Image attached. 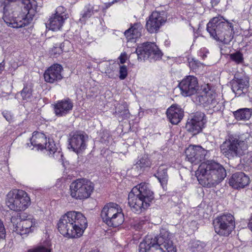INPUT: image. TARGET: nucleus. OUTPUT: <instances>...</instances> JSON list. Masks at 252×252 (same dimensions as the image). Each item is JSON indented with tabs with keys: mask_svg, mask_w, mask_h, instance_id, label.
<instances>
[{
	"mask_svg": "<svg viewBox=\"0 0 252 252\" xmlns=\"http://www.w3.org/2000/svg\"><path fill=\"white\" fill-rule=\"evenodd\" d=\"M200 184L211 188L220 183L226 176L223 167L215 162H202L195 172Z\"/></svg>",
	"mask_w": 252,
	"mask_h": 252,
	"instance_id": "1",
	"label": "nucleus"
},
{
	"mask_svg": "<svg viewBox=\"0 0 252 252\" xmlns=\"http://www.w3.org/2000/svg\"><path fill=\"white\" fill-rule=\"evenodd\" d=\"M154 193L148 185L141 183L132 188L128 194V204L133 212L139 214L145 211L154 199Z\"/></svg>",
	"mask_w": 252,
	"mask_h": 252,
	"instance_id": "2",
	"label": "nucleus"
},
{
	"mask_svg": "<svg viewBox=\"0 0 252 252\" xmlns=\"http://www.w3.org/2000/svg\"><path fill=\"white\" fill-rule=\"evenodd\" d=\"M25 12L18 14L4 13L3 19L6 24L13 28H20L28 25L36 12L37 3L35 0H22Z\"/></svg>",
	"mask_w": 252,
	"mask_h": 252,
	"instance_id": "3",
	"label": "nucleus"
},
{
	"mask_svg": "<svg viewBox=\"0 0 252 252\" xmlns=\"http://www.w3.org/2000/svg\"><path fill=\"white\" fill-rule=\"evenodd\" d=\"M207 30L214 39L224 44L229 43L233 37L232 23L220 16L213 18L208 23Z\"/></svg>",
	"mask_w": 252,
	"mask_h": 252,
	"instance_id": "4",
	"label": "nucleus"
},
{
	"mask_svg": "<svg viewBox=\"0 0 252 252\" xmlns=\"http://www.w3.org/2000/svg\"><path fill=\"white\" fill-rule=\"evenodd\" d=\"M139 252H177V249L168 235L164 234L146 237L139 244Z\"/></svg>",
	"mask_w": 252,
	"mask_h": 252,
	"instance_id": "5",
	"label": "nucleus"
},
{
	"mask_svg": "<svg viewBox=\"0 0 252 252\" xmlns=\"http://www.w3.org/2000/svg\"><path fill=\"white\" fill-rule=\"evenodd\" d=\"M47 141V137L43 133L34 131L30 139V142L27 143V145L31 149L35 148L41 151L45 149L49 152L50 155H53L55 158L58 159L63 164V153L61 150H57L56 144L53 140L48 139V142Z\"/></svg>",
	"mask_w": 252,
	"mask_h": 252,
	"instance_id": "6",
	"label": "nucleus"
},
{
	"mask_svg": "<svg viewBox=\"0 0 252 252\" xmlns=\"http://www.w3.org/2000/svg\"><path fill=\"white\" fill-rule=\"evenodd\" d=\"M247 142L233 135H228L220 146L222 154L228 159L240 158L248 150Z\"/></svg>",
	"mask_w": 252,
	"mask_h": 252,
	"instance_id": "7",
	"label": "nucleus"
},
{
	"mask_svg": "<svg viewBox=\"0 0 252 252\" xmlns=\"http://www.w3.org/2000/svg\"><path fill=\"white\" fill-rule=\"evenodd\" d=\"M5 203L11 210L20 212L28 208L31 201L27 192L22 189H13L7 193Z\"/></svg>",
	"mask_w": 252,
	"mask_h": 252,
	"instance_id": "8",
	"label": "nucleus"
},
{
	"mask_svg": "<svg viewBox=\"0 0 252 252\" xmlns=\"http://www.w3.org/2000/svg\"><path fill=\"white\" fill-rule=\"evenodd\" d=\"M13 231L21 235L27 236L37 230L39 227L38 221L34 217L26 213L19 216V218L12 217Z\"/></svg>",
	"mask_w": 252,
	"mask_h": 252,
	"instance_id": "9",
	"label": "nucleus"
},
{
	"mask_svg": "<svg viewBox=\"0 0 252 252\" xmlns=\"http://www.w3.org/2000/svg\"><path fill=\"white\" fill-rule=\"evenodd\" d=\"M101 216L103 221L110 226L117 227L124 221L122 208L115 203L105 205L101 211Z\"/></svg>",
	"mask_w": 252,
	"mask_h": 252,
	"instance_id": "10",
	"label": "nucleus"
},
{
	"mask_svg": "<svg viewBox=\"0 0 252 252\" xmlns=\"http://www.w3.org/2000/svg\"><path fill=\"white\" fill-rule=\"evenodd\" d=\"M94 184L90 180L80 178L73 181L70 185L72 197L79 200L89 198L94 190Z\"/></svg>",
	"mask_w": 252,
	"mask_h": 252,
	"instance_id": "11",
	"label": "nucleus"
},
{
	"mask_svg": "<svg viewBox=\"0 0 252 252\" xmlns=\"http://www.w3.org/2000/svg\"><path fill=\"white\" fill-rule=\"evenodd\" d=\"M215 232L220 236H228L235 226L234 217L229 213L219 216L213 220Z\"/></svg>",
	"mask_w": 252,
	"mask_h": 252,
	"instance_id": "12",
	"label": "nucleus"
},
{
	"mask_svg": "<svg viewBox=\"0 0 252 252\" xmlns=\"http://www.w3.org/2000/svg\"><path fill=\"white\" fill-rule=\"evenodd\" d=\"M138 60L142 61L149 58L155 60L160 59L162 54L155 43L145 42L138 46L136 50Z\"/></svg>",
	"mask_w": 252,
	"mask_h": 252,
	"instance_id": "13",
	"label": "nucleus"
},
{
	"mask_svg": "<svg viewBox=\"0 0 252 252\" xmlns=\"http://www.w3.org/2000/svg\"><path fill=\"white\" fill-rule=\"evenodd\" d=\"M88 135L83 131H77L71 132L69 136L68 148L78 154L86 148V141Z\"/></svg>",
	"mask_w": 252,
	"mask_h": 252,
	"instance_id": "14",
	"label": "nucleus"
},
{
	"mask_svg": "<svg viewBox=\"0 0 252 252\" xmlns=\"http://www.w3.org/2000/svg\"><path fill=\"white\" fill-rule=\"evenodd\" d=\"M204 94L201 96L203 104L205 110L209 114H212L214 112L218 111L221 108V104L218 101V96L216 93L213 90L204 89Z\"/></svg>",
	"mask_w": 252,
	"mask_h": 252,
	"instance_id": "15",
	"label": "nucleus"
},
{
	"mask_svg": "<svg viewBox=\"0 0 252 252\" xmlns=\"http://www.w3.org/2000/svg\"><path fill=\"white\" fill-rule=\"evenodd\" d=\"M206 153V151L200 146L190 145L185 151L187 159L194 165L204 160Z\"/></svg>",
	"mask_w": 252,
	"mask_h": 252,
	"instance_id": "16",
	"label": "nucleus"
},
{
	"mask_svg": "<svg viewBox=\"0 0 252 252\" xmlns=\"http://www.w3.org/2000/svg\"><path fill=\"white\" fill-rule=\"evenodd\" d=\"M179 87L183 96L191 95L194 94L198 90L197 79L193 76H187L179 83Z\"/></svg>",
	"mask_w": 252,
	"mask_h": 252,
	"instance_id": "17",
	"label": "nucleus"
},
{
	"mask_svg": "<svg viewBox=\"0 0 252 252\" xmlns=\"http://www.w3.org/2000/svg\"><path fill=\"white\" fill-rule=\"evenodd\" d=\"M205 115L203 113L197 112L190 119H189L186 125L188 131L195 135L201 131L204 125Z\"/></svg>",
	"mask_w": 252,
	"mask_h": 252,
	"instance_id": "18",
	"label": "nucleus"
},
{
	"mask_svg": "<svg viewBox=\"0 0 252 252\" xmlns=\"http://www.w3.org/2000/svg\"><path fill=\"white\" fill-rule=\"evenodd\" d=\"M165 22V20L159 12L154 11L147 21L146 29L151 33L157 32Z\"/></svg>",
	"mask_w": 252,
	"mask_h": 252,
	"instance_id": "19",
	"label": "nucleus"
},
{
	"mask_svg": "<svg viewBox=\"0 0 252 252\" xmlns=\"http://www.w3.org/2000/svg\"><path fill=\"white\" fill-rule=\"evenodd\" d=\"M62 69V65L59 63L53 64L49 67L44 73L45 81L49 83H54L61 80Z\"/></svg>",
	"mask_w": 252,
	"mask_h": 252,
	"instance_id": "20",
	"label": "nucleus"
},
{
	"mask_svg": "<svg viewBox=\"0 0 252 252\" xmlns=\"http://www.w3.org/2000/svg\"><path fill=\"white\" fill-rule=\"evenodd\" d=\"M250 183L249 177L241 172L233 174L229 181V185L236 189H243L248 186Z\"/></svg>",
	"mask_w": 252,
	"mask_h": 252,
	"instance_id": "21",
	"label": "nucleus"
},
{
	"mask_svg": "<svg viewBox=\"0 0 252 252\" xmlns=\"http://www.w3.org/2000/svg\"><path fill=\"white\" fill-rule=\"evenodd\" d=\"M63 7L60 6L57 8L55 15L52 16L48 22L46 23V29L53 31L59 30L63 24V16L61 12Z\"/></svg>",
	"mask_w": 252,
	"mask_h": 252,
	"instance_id": "22",
	"label": "nucleus"
},
{
	"mask_svg": "<svg viewBox=\"0 0 252 252\" xmlns=\"http://www.w3.org/2000/svg\"><path fill=\"white\" fill-rule=\"evenodd\" d=\"M64 221L66 224L73 225L74 223L78 224L85 226L86 223L87 222L86 218L80 212L75 211H69L64 215Z\"/></svg>",
	"mask_w": 252,
	"mask_h": 252,
	"instance_id": "23",
	"label": "nucleus"
},
{
	"mask_svg": "<svg viewBox=\"0 0 252 252\" xmlns=\"http://www.w3.org/2000/svg\"><path fill=\"white\" fill-rule=\"evenodd\" d=\"M81 225V224L74 223L73 225L66 224V232L64 236L68 238H77L81 237L87 227V222L86 223L85 226Z\"/></svg>",
	"mask_w": 252,
	"mask_h": 252,
	"instance_id": "24",
	"label": "nucleus"
},
{
	"mask_svg": "<svg viewBox=\"0 0 252 252\" xmlns=\"http://www.w3.org/2000/svg\"><path fill=\"white\" fill-rule=\"evenodd\" d=\"M166 114L170 122L172 124L177 125L182 119L184 111L177 106L173 105L167 110Z\"/></svg>",
	"mask_w": 252,
	"mask_h": 252,
	"instance_id": "25",
	"label": "nucleus"
},
{
	"mask_svg": "<svg viewBox=\"0 0 252 252\" xmlns=\"http://www.w3.org/2000/svg\"><path fill=\"white\" fill-rule=\"evenodd\" d=\"M141 25L140 23H136L126 31L125 35L128 39H135L141 35Z\"/></svg>",
	"mask_w": 252,
	"mask_h": 252,
	"instance_id": "26",
	"label": "nucleus"
},
{
	"mask_svg": "<svg viewBox=\"0 0 252 252\" xmlns=\"http://www.w3.org/2000/svg\"><path fill=\"white\" fill-rule=\"evenodd\" d=\"M248 86L249 82L247 80L238 79L233 82L232 89L234 92L240 94L241 92H243V90L248 88Z\"/></svg>",
	"mask_w": 252,
	"mask_h": 252,
	"instance_id": "27",
	"label": "nucleus"
},
{
	"mask_svg": "<svg viewBox=\"0 0 252 252\" xmlns=\"http://www.w3.org/2000/svg\"><path fill=\"white\" fill-rule=\"evenodd\" d=\"M252 113V110L249 108L240 109L234 112V115L237 120H249Z\"/></svg>",
	"mask_w": 252,
	"mask_h": 252,
	"instance_id": "28",
	"label": "nucleus"
},
{
	"mask_svg": "<svg viewBox=\"0 0 252 252\" xmlns=\"http://www.w3.org/2000/svg\"><path fill=\"white\" fill-rule=\"evenodd\" d=\"M63 52L62 42L54 43L53 47L49 50V54L53 58H58Z\"/></svg>",
	"mask_w": 252,
	"mask_h": 252,
	"instance_id": "29",
	"label": "nucleus"
},
{
	"mask_svg": "<svg viewBox=\"0 0 252 252\" xmlns=\"http://www.w3.org/2000/svg\"><path fill=\"white\" fill-rule=\"evenodd\" d=\"M21 94L23 100H29L32 96V90L31 87L29 86H25L21 92Z\"/></svg>",
	"mask_w": 252,
	"mask_h": 252,
	"instance_id": "30",
	"label": "nucleus"
},
{
	"mask_svg": "<svg viewBox=\"0 0 252 252\" xmlns=\"http://www.w3.org/2000/svg\"><path fill=\"white\" fill-rule=\"evenodd\" d=\"M54 112L56 116L61 117L63 114V101L61 100L53 104Z\"/></svg>",
	"mask_w": 252,
	"mask_h": 252,
	"instance_id": "31",
	"label": "nucleus"
},
{
	"mask_svg": "<svg viewBox=\"0 0 252 252\" xmlns=\"http://www.w3.org/2000/svg\"><path fill=\"white\" fill-rule=\"evenodd\" d=\"M26 252H51L50 246H39L28 250Z\"/></svg>",
	"mask_w": 252,
	"mask_h": 252,
	"instance_id": "32",
	"label": "nucleus"
},
{
	"mask_svg": "<svg viewBox=\"0 0 252 252\" xmlns=\"http://www.w3.org/2000/svg\"><path fill=\"white\" fill-rule=\"evenodd\" d=\"M230 58L233 61L238 64L242 63L244 59L243 54L240 52H237L236 53L231 54L230 55Z\"/></svg>",
	"mask_w": 252,
	"mask_h": 252,
	"instance_id": "33",
	"label": "nucleus"
},
{
	"mask_svg": "<svg viewBox=\"0 0 252 252\" xmlns=\"http://www.w3.org/2000/svg\"><path fill=\"white\" fill-rule=\"evenodd\" d=\"M140 167L149 166L150 164L149 160L146 157L141 158L136 163Z\"/></svg>",
	"mask_w": 252,
	"mask_h": 252,
	"instance_id": "34",
	"label": "nucleus"
},
{
	"mask_svg": "<svg viewBox=\"0 0 252 252\" xmlns=\"http://www.w3.org/2000/svg\"><path fill=\"white\" fill-rule=\"evenodd\" d=\"M73 106V103L69 99H65L64 101V113L72 110Z\"/></svg>",
	"mask_w": 252,
	"mask_h": 252,
	"instance_id": "35",
	"label": "nucleus"
},
{
	"mask_svg": "<svg viewBox=\"0 0 252 252\" xmlns=\"http://www.w3.org/2000/svg\"><path fill=\"white\" fill-rule=\"evenodd\" d=\"M120 79L124 80L125 79L127 75V70L126 65L121 66L120 67Z\"/></svg>",
	"mask_w": 252,
	"mask_h": 252,
	"instance_id": "36",
	"label": "nucleus"
},
{
	"mask_svg": "<svg viewBox=\"0 0 252 252\" xmlns=\"http://www.w3.org/2000/svg\"><path fill=\"white\" fill-rule=\"evenodd\" d=\"M2 114L3 117L6 119L8 122H11L13 120V115L10 112L4 110L2 111Z\"/></svg>",
	"mask_w": 252,
	"mask_h": 252,
	"instance_id": "37",
	"label": "nucleus"
},
{
	"mask_svg": "<svg viewBox=\"0 0 252 252\" xmlns=\"http://www.w3.org/2000/svg\"><path fill=\"white\" fill-rule=\"evenodd\" d=\"M5 237V230L3 224L0 220V238L3 239Z\"/></svg>",
	"mask_w": 252,
	"mask_h": 252,
	"instance_id": "38",
	"label": "nucleus"
},
{
	"mask_svg": "<svg viewBox=\"0 0 252 252\" xmlns=\"http://www.w3.org/2000/svg\"><path fill=\"white\" fill-rule=\"evenodd\" d=\"M127 59V55L126 52L122 53L120 56L119 57L120 62L122 64L126 62Z\"/></svg>",
	"mask_w": 252,
	"mask_h": 252,
	"instance_id": "39",
	"label": "nucleus"
},
{
	"mask_svg": "<svg viewBox=\"0 0 252 252\" xmlns=\"http://www.w3.org/2000/svg\"><path fill=\"white\" fill-rule=\"evenodd\" d=\"M58 229L61 234H62L63 227V219L61 217L57 224Z\"/></svg>",
	"mask_w": 252,
	"mask_h": 252,
	"instance_id": "40",
	"label": "nucleus"
},
{
	"mask_svg": "<svg viewBox=\"0 0 252 252\" xmlns=\"http://www.w3.org/2000/svg\"><path fill=\"white\" fill-rule=\"evenodd\" d=\"M63 185V181L62 178L58 179L57 180L56 183L55 184V186L59 189H62V186Z\"/></svg>",
	"mask_w": 252,
	"mask_h": 252,
	"instance_id": "41",
	"label": "nucleus"
},
{
	"mask_svg": "<svg viewBox=\"0 0 252 252\" xmlns=\"http://www.w3.org/2000/svg\"><path fill=\"white\" fill-rule=\"evenodd\" d=\"M93 13V10L92 8H91L90 9H88L87 11L83 15V17H87V16H90Z\"/></svg>",
	"mask_w": 252,
	"mask_h": 252,
	"instance_id": "42",
	"label": "nucleus"
},
{
	"mask_svg": "<svg viewBox=\"0 0 252 252\" xmlns=\"http://www.w3.org/2000/svg\"><path fill=\"white\" fill-rule=\"evenodd\" d=\"M248 227L251 230V231L252 232V216L251 217L250 219H249V222L248 223Z\"/></svg>",
	"mask_w": 252,
	"mask_h": 252,
	"instance_id": "43",
	"label": "nucleus"
},
{
	"mask_svg": "<svg viewBox=\"0 0 252 252\" xmlns=\"http://www.w3.org/2000/svg\"><path fill=\"white\" fill-rule=\"evenodd\" d=\"M4 68V65L2 64V63H0V73L1 72L2 70Z\"/></svg>",
	"mask_w": 252,
	"mask_h": 252,
	"instance_id": "44",
	"label": "nucleus"
},
{
	"mask_svg": "<svg viewBox=\"0 0 252 252\" xmlns=\"http://www.w3.org/2000/svg\"><path fill=\"white\" fill-rule=\"evenodd\" d=\"M124 114L127 115L128 114V110L127 109H125L124 110Z\"/></svg>",
	"mask_w": 252,
	"mask_h": 252,
	"instance_id": "45",
	"label": "nucleus"
},
{
	"mask_svg": "<svg viewBox=\"0 0 252 252\" xmlns=\"http://www.w3.org/2000/svg\"><path fill=\"white\" fill-rule=\"evenodd\" d=\"M99 252L97 251H96V250H94V251H91V252Z\"/></svg>",
	"mask_w": 252,
	"mask_h": 252,
	"instance_id": "46",
	"label": "nucleus"
}]
</instances>
